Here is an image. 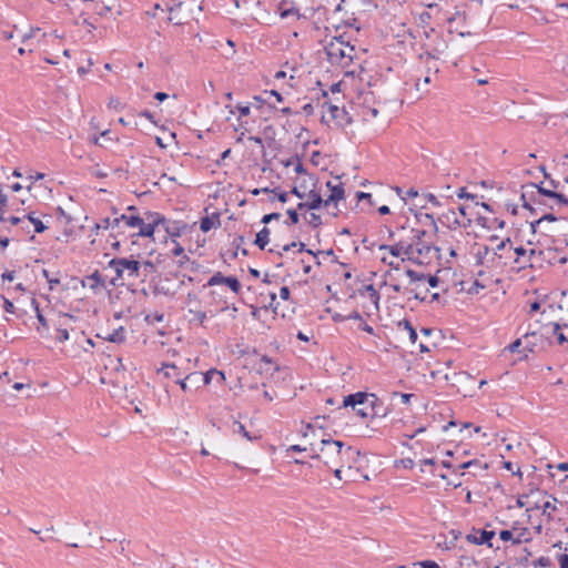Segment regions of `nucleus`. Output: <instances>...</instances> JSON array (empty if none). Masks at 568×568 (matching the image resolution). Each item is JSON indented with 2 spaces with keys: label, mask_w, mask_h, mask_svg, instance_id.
<instances>
[{
  "label": "nucleus",
  "mask_w": 568,
  "mask_h": 568,
  "mask_svg": "<svg viewBox=\"0 0 568 568\" xmlns=\"http://www.w3.org/2000/svg\"><path fill=\"white\" fill-rule=\"evenodd\" d=\"M426 235V231L419 229H409V239L412 244V255L408 256V261L417 265H427L433 258V253H438L439 247L425 242L423 239Z\"/></svg>",
  "instance_id": "f257e3e1"
},
{
  "label": "nucleus",
  "mask_w": 568,
  "mask_h": 568,
  "mask_svg": "<svg viewBox=\"0 0 568 568\" xmlns=\"http://www.w3.org/2000/svg\"><path fill=\"white\" fill-rule=\"evenodd\" d=\"M325 52L331 64L346 67L353 60L355 48L335 37L325 45Z\"/></svg>",
  "instance_id": "f03ea898"
},
{
  "label": "nucleus",
  "mask_w": 568,
  "mask_h": 568,
  "mask_svg": "<svg viewBox=\"0 0 568 568\" xmlns=\"http://www.w3.org/2000/svg\"><path fill=\"white\" fill-rule=\"evenodd\" d=\"M344 443L341 440L334 439H322L320 443V448L316 450L317 453L313 455V458L322 459L323 463L331 467L332 465H337L336 458L342 457V455L349 454L353 452L352 447H347L343 453L342 448Z\"/></svg>",
  "instance_id": "7ed1b4c3"
},
{
  "label": "nucleus",
  "mask_w": 568,
  "mask_h": 568,
  "mask_svg": "<svg viewBox=\"0 0 568 568\" xmlns=\"http://www.w3.org/2000/svg\"><path fill=\"white\" fill-rule=\"evenodd\" d=\"M357 405L369 406V408L375 413V417H385L388 414L387 410L384 413L377 412V408H382V403L373 393L357 392L355 394H349L344 397L342 407H352L355 409Z\"/></svg>",
  "instance_id": "20e7f679"
},
{
  "label": "nucleus",
  "mask_w": 568,
  "mask_h": 568,
  "mask_svg": "<svg viewBox=\"0 0 568 568\" xmlns=\"http://www.w3.org/2000/svg\"><path fill=\"white\" fill-rule=\"evenodd\" d=\"M213 377H216L217 382L220 384H223V382L225 379V376H224V374L222 372H220L217 369H210V371H207L204 374L191 373V374L186 375L184 378H178L176 383L181 386V388L184 392H186L187 390V383H193V384H201L202 383L204 385H207V384L211 383Z\"/></svg>",
  "instance_id": "39448f33"
},
{
  "label": "nucleus",
  "mask_w": 568,
  "mask_h": 568,
  "mask_svg": "<svg viewBox=\"0 0 568 568\" xmlns=\"http://www.w3.org/2000/svg\"><path fill=\"white\" fill-rule=\"evenodd\" d=\"M109 266L114 268L116 273V278L112 281V284L115 285V281L123 277L124 271H128V276L136 278L139 277V272L141 264L135 260L128 258H112L109 262Z\"/></svg>",
  "instance_id": "423d86ee"
},
{
  "label": "nucleus",
  "mask_w": 568,
  "mask_h": 568,
  "mask_svg": "<svg viewBox=\"0 0 568 568\" xmlns=\"http://www.w3.org/2000/svg\"><path fill=\"white\" fill-rule=\"evenodd\" d=\"M438 220L450 230H456L457 227L467 229L471 225V219L460 220L454 209L444 212Z\"/></svg>",
  "instance_id": "0eeeda50"
},
{
  "label": "nucleus",
  "mask_w": 568,
  "mask_h": 568,
  "mask_svg": "<svg viewBox=\"0 0 568 568\" xmlns=\"http://www.w3.org/2000/svg\"><path fill=\"white\" fill-rule=\"evenodd\" d=\"M328 116L329 120L335 121L339 128H345L353 122L352 116L344 108H338L334 104L328 105Z\"/></svg>",
  "instance_id": "6e6552de"
},
{
  "label": "nucleus",
  "mask_w": 568,
  "mask_h": 568,
  "mask_svg": "<svg viewBox=\"0 0 568 568\" xmlns=\"http://www.w3.org/2000/svg\"><path fill=\"white\" fill-rule=\"evenodd\" d=\"M381 251H388L393 256H400L405 255V257L402 258V261H408V256L412 255V244H408V242H396L392 245L388 244H382L379 245Z\"/></svg>",
  "instance_id": "1a4fd4ad"
},
{
  "label": "nucleus",
  "mask_w": 568,
  "mask_h": 568,
  "mask_svg": "<svg viewBox=\"0 0 568 568\" xmlns=\"http://www.w3.org/2000/svg\"><path fill=\"white\" fill-rule=\"evenodd\" d=\"M447 47V42L444 39L437 38L435 44L430 49H427L424 53L419 54V59H426V61L429 59H439Z\"/></svg>",
  "instance_id": "9d476101"
},
{
  "label": "nucleus",
  "mask_w": 568,
  "mask_h": 568,
  "mask_svg": "<svg viewBox=\"0 0 568 568\" xmlns=\"http://www.w3.org/2000/svg\"><path fill=\"white\" fill-rule=\"evenodd\" d=\"M307 196V202H300L297 204V210H317L324 204V200L322 199L321 194L314 190H311Z\"/></svg>",
  "instance_id": "9b49d317"
},
{
  "label": "nucleus",
  "mask_w": 568,
  "mask_h": 568,
  "mask_svg": "<svg viewBox=\"0 0 568 568\" xmlns=\"http://www.w3.org/2000/svg\"><path fill=\"white\" fill-rule=\"evenodd\" d=\"M277 9L282 19L288 18L291 16L295 17L296 19H301L303 17L300 14L298 9L291 0H281Z\"/></svg>",
  "instance_id": "f8f14e48"
},
{
  "label": "nucleus",
  "mask_w": 568,
  "mask_h": 568,
  "mask_svg": "<svg viewBox=\"0 0 568 568\" xmlns=\"http://www.w3.org/2000/svg\"><path fill=\"white\" fill-rule=\"evenodd\" d=\"M326 186L331 190V194L327 200L324 201V206H329L332 203H336L344 197V189L342 184L334 185L331 181L326 183Z\"/></svg>",
  "instance_id": "ddd939ff"
},
{
  "label": "nucleus",
  "mask_w": 568,
  "mask_h": 568,
  "mask_svg": "<svg viewBox=\"0 0 568 568\" xmlns=\"http://www.w3.org/2000/svg\"><path fill=\"white\" fill-rule=\"evenodd\" d=\"M478 532L479 536H477L476 534H469L466 536V539L474 545L487 544L489 547H491L493 545L489 541L495 536V531L480 530Z\"/></svg>",
  "instance_id": "4468645a"
},
{
  "label": "nucleus",
  "mask_w": 568,
  "mask_h": 568,
  "mask_svg": "<svg viewBox=\"0 0 568 568\" xmlns=\"http://www.w3.org/2000/svg\"><path fill=\"white\" fill-rule=\"evenodd\" d=\"M82 284L83 286L88 285L91 290L97 291L100 287H104L105 282L99 271H95L91 275L87 276Z\"/></svg>",
  "instance_id": "2eb2a0df"
},
{
  "label": "nucleus",
  "mask_w": 568,
  "mask_h": 568,
  "mask_svg": "<svg viewBox=\"0 0 568 568\" xmlns=\"http://www.w3.org/2000/svg\"><path fill=\"white\" fill-rule=\"evenodd\" d=\"M143 219L145 223H149L156 229L162 227V225H166V219L158 212H146L145 217Z\"/></svg>",
  "instance_id": "dca6fc26"
},
{
  "label": "nucleus",
  "mask_w": 568,
  "mask_h": 568,
  "mask_svg": "<svg viewBox=\"0 0 568 568\" xmlns=\"http://www.w3.org/2000/svg\"><path fill=\"white\" fill-rule=\"evenodd\" d=\"M220 215L213 214L212 216H205L201 219L200 222V230L202 232H209L211 229H213L215 225H220Z\"/></svg>",
  "instance_id": "f3484780"
},
{
  "label": "nucleus",
  "mask_w": 568,
  "mask_h": 568,
  "mask_svg": "<svg viewBox=\"0 0 568 568\" xmlns=\"http://www.w3.org/2000/svg\"><path fill=\"white\" fill-rule=\"evenodd\" d=\"M270 230L264 226L257 234L254 241V244L257 245L261 250H264L268 244Z\"/></svg>",
  "instance_id": "a211bd4d"
},
{
  "label": "nucleus",
  "mask_w": 568,
  "mask_h": 568,
  "mask_svg": "<svg viewBox=\"0 0 568 568\" xmlns=\"http://www.w3.org/2000/svg\"><path fill=\"white\" fill-rule=\"evenodd\" d=\"M189 322L190 323H199L200 325H204V322L206 320V313L200 310H189Z\"/></svg>",
  "instance_id": "6ab92c4d"
},
{
  "label": "nucleus",
  "mask_w": 568,
  "mask_h": 568,
  "mask_svg": "<svg viewBox=\"0 0 568 568\" xmlns=\"http://www.w3.org/2000/svg\"><path fill=\"white\" fill-rule=\"evenodd\" d=\"M232 432H233L234 434H241V435H242L243 437H245L247 440H254V439H256V438H257L256 436H254V437H253V436L250 434V432H247V430H246L245 426H244L242 423L237 422V420H234V422H233V425H232Z\"/></svg>",
  "instance_id": "aec40b11"
},
{
  "label": "nucleus",
  "mask_w": 568,
  "mask_h": 568,
  "mask_svg": "<svg viewBox=\"0 0 568 568\" xmlns=\"http://www.w3.org/2000/svg\"><path fill=\"white\" fill-rule=\"evenodd\" d=\"M359 292L361 294H364V292H366L368 294L369 300L375 304L376 307H378V301L381 296L373 284L365 285L363 291Z\"/></svg>",
  "instance_id": "412c9836"
},
{
  "label": "nucleus",
  "mask_w": 568,
  "mask_h": 568,
  "mask_svg": "<svg viewBox=\"0 0 568 568\" xmlns=\"http://www.w3.org/2000/svg\"><path fill=\"white\" fill-rule=\"evenodd\" d=\"M103 338L111 343H122L125 339L124 329L123 327H120L119 329H115L113 333L109 334L108 336H104Z\"/></svg>",
  "instance_id": "4be33fe9"
},
{
  "label": "nucleus",
  "mask_w": 568,
  "mask_h": 568,
  "mask_svg": "<svg viewBox=\"0 0 568 568\" xmlns=\"http://www.w3.org/2000/svg\"><path fill=\"white\" fill-rule=\"evenodd\" d=\"M27 219L30 221V223L33 224L34 232H37V233H42L48 229V226L45 224H43V222L41 220L36 217L32 212L27 215Z\"/></svg>",
  "instance_id": "5701e85b"
},
{
  "label": "nucleus",
  "mask_w": 568,
  "mask_h": 568,
  "mask_svg": "<svg viewBox=\"0 0 568 568\" xmlns=\"http://www.w3.org/2000/svg\"><path fill=\"white\" fill-rule=\"evenodd\" d=\"M121 220L123 223H125V225L130 226V227H135L140 224H143V219L140 217V216H136V215H125V214H122L121 215Z\"/></svg>",
  "instance_id": "b1692460"
},
{
  "label": "nucleus",
  "mask_w": 568,
  "mask_h": 568,
  "mask_svg": "<svg viewBox=\"0 0 568 568\" xmlns=\"http://www.w3.org/2000/svg\"><path fill=\"white\" fill-rule=\"evenodd\" d=\"M398 326H403L404 329L407 332V334L409 335V339L412 343H415L417 341V333L415 331V328L413 327V325L410 324L409 321L407 320H404L402 322L398 323Z\"/></svg>",
  "instance_id": "393cba45"
},
{
  "label": "nucleus",
  "mask_w": 568,
  "mask_h": 568,
  "mask_svg": "<svg viewBox=\"0 0 568 568\" xmlns=\"http://www.w3.org/2000/svg\"><path fill=\"white\" fill-rule=\"evenodd\" d=\"M140 227L139 232H138V235L139 236H143V237H151L153 236L156 227L152 226L151 224L149 223H145L143 221V224H140L138 225Z\"/></svg>",
  "instance_id": "a878e982"
},
{
  "label": "nucleus",
  "mask_w": 568,
  "mask_h": 568,
  "mask_svg": "<svg viewBox=\"0 0 568 568\" xmlns=\"http://www.w3.org/2000/svg\"><path fill=\"white\" fill-rule=\"evenodd\" d=\"M417 220L422 223H426V221L429 222V224L433 226L434 229V232L437 233L438 232V226L436 224V221L434 219V216L432 214H428V213H419L416 215Z\"/></svg>",
  "instance_id": "bb28decb"
},
{
  "label": "nucleus",
  "mask_w": 568,
  "mask_h": 568,
  "mask_svg": "<svg viewBox=\"0 0 568 568\" xmlns=\"http://www.w3.org/2000/svg\"><path fill=\"white\" fill-rule=\"evenodd\" d=\"M354 410L362 418L375 417V413L369 408V406L366 405H357Z\"/></svg>",
  "instance_id": "cd10ccee"
},
{
  "label": "nucleus",
  "mask_w": 568,
  "mask_h": 568,
  "mask_svg": "<svg viewBox=\"0 0 568 568\" xmlns=\"http://www.w3.org/2000/svg\"><path fill=\"white\" fill-rule=\"evenodd\" d=\"M304 219L313 229H317L322 224V219L316 213H310L307 215H304Z\"/></svg>",
  "instance_id": "c85d7f7f"
},
{
  "label": "nucleus",
  "mask_w": 568,
  "mask_h": 568,
  "mask_svg": "<svg viewBox=\"0 0 568 568\" xmlns=\"http://www.w3.org/2000/svg\"><path fill=\"white\" fill-rule=\"evenodd\" d=\"M224 284H226L234 293H239L241 290V283L236 277L226 276Z\"/></svg>",
  "instance_id": "c756f323"
},
{
  "label": "nucleus",
  "mask_w": 568,
  "mask_h": 568,
  "mask_svg": "<svg viewBox=\"0 0 568 568\" xmlns=\"http://www.w3.org/2000/svg\"><path fill=\"white\" fill-rule=\"evenodd\" d=\"M162 227L171 236H180V234H181L180 227L178 225H175V223L170 224L168 220H166V225H162Z\"/></svg>",
  "instance_id": "7c9ffc66"
},
{
  "label": "nucleus",
  "mask_w": 568,
  "mask_h": 568,
  "mask_svg": "<svg viewBox=\"0 0 568 568\" xmlns=\"http://www.w3.org/2000/svg\"><path fill=\"white\" fill-rule=\"evenodd\" d=\"M176 369H178V368H176V366H175V365L164 364V365L162 366V368H161V369H159L158 372H159V373L163 372V373H164V375H165L166 377L180 376V374H176V373H175V371H176Z\"/></svg>",
  "instance_id": "2f4dec72"
},
{
  "label": "nucleus",
  "mask_w": 568,
  "mask_h": 568,
  "mask_svg": "<svg viewBox=\"0 0 568 568\" xmlns=\"http://www.w3.org/2000/svg\"><path fill=\"white\" fill-rule=\"evenodd\" d=\"M560 329H562L561 324L555 323L554 324V334L557 336L558 343L564 344V343L568 342V339H567L566 335L560 332Z\"/></svg>",
  "instance_id": "473e14b6"
},
{
  "label": "nucleus",
  "mask_w": 568,
  "mask_h": 568,
  "mask_svg": "<svg viewBox=\"0 0 568 568\" xmlns=\"http://www.w3.org/2000/svg\"><path fill=\"white\" fill-rule=\"evenodd\" d=\"M406 275L410 278L412 282H417V281L426 280V275L425 274L417 273L416 271L410 270V268L406 270Z\"/></svg>",
  "instance_id": "72a5a7b5"
},
{
  "label": "nucleus",
  "mask_w": 568,
  "mask_h": 568,
  "mask_svg": "<svg viewBox=\"0 0 568 568\" xmlns=\"http://www.w3.org/2000/svg\"><path fill=\"white\" fill-rule=\"evenodd\" d=\"M225 278H226V276H223L221 273H216V274H214V275H213V276L207 281V285H209V286H213V285L224 284Z\"/></svg>",
  "instance_id": "f704fd0d"
},
{
  "label": "nucleus",
  "mask_w": 568,
  "mask_h": 568,
  "mask_svg": "<svg viewBox=\"0 0 568 568\" xmlns=\"http://www.w3.org/2000/svg\"><path fill=\"white\" fill-rule=\"evenodd\" d=\"M555 510H557V507H556V505L551 504L550 501H546L542 505V513H544V515H547V518L549 520L552 519L551 511H555Z\"/></svg>",
  "instance_id": "c9c22d12"
},
{
  "label": "nucleus",
  "mask_w": 568,
  "mask_h": 568,
  "mask_svg": "<svg viewBox=\"0 0 568 568\" xmlns=\"http://www.w3.org/2000/svg\"><path fill=\"white\" fill-rule=\"evenodd\" d=\"M414 395L413 394H407V393H399V392H393L390 394V397L392 398H395V397H399L400 402L403 404H408L410 398L413 397Z\"/></svg>",
  "instance_id": "e433bc0d"
},
{
  "label": "nucleus",
  "mask_w": 568,
  "mask_h": 568,
  "mask_svg": "<svg viewBox=\"0 0 568 568\" xmlns=\"http://www.w3.org/2000/svg\"><path fill=\"white\" fill-rule=\"evenodd\" d=\"M110 11H111V7L106 6L104 3H97L94 7V12L99 16H105Z\"/></svg>",
  "instance_id": "4c0bfd02"
},
{
  "label": "nucleus",
  "mask_w": 568,
  "mask_h": 568,
  "mask_svg": "<svg viewBox=\"0 0 568 568\" xmlns=\"http://www.w3.org/2000/svg\"><path fill=\"white\" fill-rule=\"evenodd\" d=\"M414 566H419L420 568H440L439 565L434 560H424L415 562Z\"/></svg>",
  "instance_id": "58836bf2"
},
{
  "label": "nucleus",
  "mask_w": 568,
  "mask_h": 568,
  "mask_svg": "<svg viewBox=\"0 0 568 568\" xmlns=\"http://www.w3.org/2000/svg\"><path fill=\"white\" fill-rule=\"evenodd\" d=\"M536 567H542V568H548L552 565L551 560L549 557H540L537 559V561H535L534 564Z\"/></svg>",
  "instance_id": "ea45409f"
},
{
  "label": "nucleus",
  "mask_w": 568,
  "mask_h": 568,
  "mask_svg": "<svg viewBox=\"0 0 568 568\" xmlns=\"http://www.w3.org/2000/svg\"><path fill=\"white\" fill-rule=\"evenodd\" d=\"M69 339V332L67 328H62V327H59L58 328V336H57V341L59 343H62V342H65Z\"/></svg>",
  "instance_id": "a19ab883"
},
{
  "label": "nucleus",
  "mask_w": 568,
  "mask_h": 568,
  "mask_svg": "<svg viewBox=\"0 0 568 568\" xmlns=\"http://www.w3.org/2000/svg\"><path fill=\"white\" fill-rule=\"evenodd\" d=\"M286 213H287V215H288V217H290V222H291L292 224H296V223H298V221H300V215H298V213L296 212V210H295V209H288V210L286 211Z\"/></svg>",
  "instance_id": "79ce46f5"
},
{
  "label": "nucleus",
  "mask_w": 568,
  "mask_h": 568,
  "mask_svg": "<svg viewBox=\"0 0 568 568\" xmlns=\"http://www.w3.org/2000/svg\"><path fill=\"white\" fill-rule=\"evenodd\" d=\"M108 105H109V108L114 109L116 111H121L123 109L122 103L116 98H111L109 100V104Z\"/></svg>",
  "instance_id": "37998d69"
},
{
  "label": "nucleus",
  "mask_w": 568,
  "mask_h": 568,
  "mask_svg": "<svg viewBox=\"0 0 568 568\" xmlns=\"http://www.w3.org/2000/svg\"><path fill=\"white\" fill-rule=\"evenodd\" d=\"M110 227H111V219L110 217L103 219L100 223H97L94 226L95 230H100V229L108 230Z\"/></svg>",
  "instance_id": "c03bdc74"
},
{
  "label": "nucleus",
  "mask_w": 568,
  "mask_h": 568,
  "mask_svg": "<svg viewBox=\"0 0 568 568\" xmlns=\"http://www.w3.org/2000/svg\"><path fill=\"white\" fill-rule=\"evenodd\" d=\"M549 197L558 200V202L561 204H568V199L561 193H557L554 191L552 194H549Z\"/></svg>",
  "instance_id": "a18cd8bd"
},
{
  "label": "nucleus",
  "mask_w": 568,
  "mask_h": 568,
  "mask_svg": "<svg viewBox=\"0 0 568 568\" xmlns=\"http://www.w3.org/2000/svg\"><path fill=\"white\" fill-rule=\"evenodd\" d=\"M281 217V214L280 213H270V214H265L263 217H262V223L264 224H267L270 223L271 221L273 220H278Z\"/></svg>",
  "instance_id": "49530a36"
},
{
  "label": "nucleus",
  "mask_w": 568,
  "mask_h": 568,
  "mask_svg": "<svg viewBox=\"0 0 568 568\" xmlns=\"http://www.w3.org/2000/svg\"><path fill=\"white\" fill-rule=\"evenodd\" d=\"M477 223L483 226V227H486V229H493V225L490 224V219L488 217H485V216H478L477 217Z\"/></svg>",
  "instance_id": "de8ad7c7"
},
{
  "label": "nucleus",
  "mask_w": 568,
  "mask_h": 568,
  "mask_svg": "<svg viewBox=\"0 0 568 568\" xmlns=\"http://www.w3.org/2000/svg\"><path fill=\"white\" fill-rule=\"evenodd\" d=\"M531 187H536L537 189V192L541 195H545L547 197H549V194H552L554 191L551 190H548V189H545L540 185H536V184H530Z\"/></svg>",
  "instance_id": "09e8293b"
},
{
  "label": "nucleus",
  "mask_w": 568,
  "mask_h": 568,
  "mask_svg": "<svg viewBox=\"0 0 568 568\" xmlns=\"http://www.w3.org/2000/svg\"><path fill=\"white\" fill-rule=\"evenodd\" d=\"M3 308L8 313H13L14 305H13V303L11 301H9L8 298L3 297Z\"/></svg>",
  "instance_id": "8fccbe9b"
},
{
  "label": "nucleus",
  "mask_w": 568,
  "mask_h": 568,
  "mask_svg": "<svg viewBox=\"0 0 568 568\" xmlns=\"http://www.w3.org/2000/svg\"><path fill=\"white\" fill-rule=\"evenodd\" d=\"M504 468H506L507 470H510L513 471L514 475H518L519 477H521V471L519 468H517V470H514V466H513V463L511 462H505L504 463Z\"/></svg>",
  "instance_id": "3c124183"
},
{
  "label": "nucleus",
  "mask_w": 568,
  "mask_h": 568,
  "mask_svg": "<svg viewBox=\"0 0 568 568\" xmlns=\"http://www.w3.org/2000/svg\"><path fill=\"white\" fill-rule=\"evenodd\" d=\"M560 568H568V555L562 554L558 557Z\"/></svg>",
  "instance_id": "603ef678"
},
{
  "label": "nucleus",
  "mask_w": 568,
  "mask_h": 568,
  "mask_svg": "<svg viewBox=\"0 0 568 568\" xmlns=\"http://www.w3.org/2000/svg\"><path fill=\"white\" fill-rule=\"evenodd\" d=\"M521 201H523V206L527 210L530 211V213H535V209L530 205V203L527 201V194L526 193H523L521 194Z\"/></svg>",
  "instance_id": "864d4df0"
},
{
  "label": "nucleus",
  "mask_w": 568,
  "mask_h": 568,
  "mask_svg": "<svg viewBox=\"0 0 568 568\" xmlns=\"http://www.w3.org/2000/svg\"><path fill=\"white\" fill-rule=\"evenodd\" d=\"M499 537L501 540L508 541L513 539V532L510 530H501Z\"/></svg>",
  "instance_id": "5fc2aeb1"
},
{
  "label": "nucleus",
  "mask_w": 568,
  "mask_h": 568,
  "mask_svg": "<svg viewBox=\"0 0 568 568\" xmlns=\"http://www.w3.org/2000/svg\"><path fill=\"white\" fill-rule=\"evenodd\" d=\"M93 65V61L91 59L88 60V67H80L78 69V73L80 75L87 74L90 71V68Z\"/></svg>",
  "instance_id": "6e6d98bb"
},
{
  "label": "nucleus",
  "mask_w": 568,
  "mask_h": 568,
  "mask_svg": "<svg viewBox=\"0 0 568 568\" xmlns=\"http://www.w3.org/2000/svg\"><path fill=\"white\" fill-rule=\"evenodd\" d=\"M457 196L459 199H464V197L471 199V200L475 199V195L467 193L465 187H462V189L458 190Z\"/></svg>",
  "instance_id": "4d7b16f0"
},
{
  "label": "nucleus",
  "mask_w": 568,
  "mask_h": 568,
  "mask_svg": "<svg viewBox=\"0 0 568 568\" xmlns=\"http://www.w3.org/2000/svg\"><path fill=\"white\" fill-rule=\"evenodd\" d=\"M296 246H297L296 242H292L290 244H285L282 247V252H276V254L281 257L283 255V252H288L292 247H296Z\"/></svg>",
  "instance_id": "13d9d810"
},
{
  "label": "nucleus",
  "mask_w": 568,
  "mask_h": 568,
  "mask_svg": "<svg viewBox=\"0 0 568 568\" xmlns=\"http://www.w3.org/2000/svg\"><path fill=\"white\" fill-rule=\"evenodd\" d=\"M290 293H291V292H290V288H288L287 286H283V287H281V290H280V297H281L282 300H288V297H290Z\"/></svg>",
  "instance_id": "bf43d9fd"
},
{
  "label": "nucleus",
  "mask_w": 568,
  "mask_h": 568,
  "mask_svg": "<svg viewBox=\"0 0 568 568\" xmlns=\"http://www.w3.org/2000/svg\"><path fill=\"white\" fill-rule=\"evenodd\" d=\"M539 220H540V222L542 223V222H545V221H547V222H555V221H557L558 219H557L554 214L548 213V214L542 215Z\"/></svg>",
  "instance_id": "052dcab7"
},
{
  "label": "nucleus",
  "mask_w": 568,
  "mask_h": 568,
  "mask_svg": "<svg viewBox=\"0 0 568 568\" xmlns=\"http://www.w3.org/2000/svg\"><path fill=\"white\" fill-rule=\"evenodd\" d=\"M3 281H13L14 280V272L13 271H7L1 275Z\"/></svg>",
  "instance_id": "680f3d73"
},
{
  "label": "nucleus",
  "mask_w": 568,
  "mask_h": 568,
  "mask_svg": "<svg viewBox=\"0 0 568 568\" xmlns=\"http://www.w3.org/2000/svg\"><path fill=\"white\" fill-rule=\"evenodd\" d=\"M237 110H239L241 116H246V115L250 114V106L248 105H239Z\"/></svg>",
  "instance_id": "e2e57ef3"
},
{
  "label": "nucleus",
  "mask_w": 568,
  "mask_h": 568,
  "mask_svg": "<svg viewBox=\"0 0 568 568\" xmlns=\"http://www.w3.org/2000/svg\"><path fill=\"white\" fill-rule=\"evenodd\" d=\"M172 253L175 256H181L184 253V248L180 244L175 243V247L172 250Z\"/></svg>",
  "instance_id": "0e129e2a"
},
{
  "label": "nucleus",
  "mask_w": 568,
  "mask_h": 568,
  "mask_svg": "<svg viewBox=\"0 0 568 568\" xmlns=\"http://www.w3.org/2000/svg\"><path fill=\"white\" fill-rule=\"evenodd\" d=\"M427 282H428L430 287H436L438 285V283H439V280H438L437 276L430 275V276H428Z\"/></svg>",
  "instance_id": "69168bd1"
},
{
  "label": "nucleus",
  "mask_w": 568,
  "mask_h": 568,
  "mask_svg": "<svg viewBox=\"0 0 568 568\" xmlns=\"http://www.w3.org/2000/svg\"><path fill=\"white\" fill-rule=\"evenodd\" d=\"M183 6L182 1H173L171 6L168 7L170 12H173L176 9H180Z\"/></svg>",
  "instance_id": "338daca9"
},
{
  "label": "nucleus",
  "mask_w": 568,
  "mask_h": 568,
  "mask_svg": "<svg viewBox=\"0 0 568 568\" xmlns=\"http://www.w3.org/2000/svg\"><path fill=\"white\" fill-rule=\"evenodd\" d=\"M244 243V236L239 235L234 239L233 244L235 245V248L239 250L240 246Z\"/></svg>",
  "instance_id": "774afa93"
}]
</instances>
